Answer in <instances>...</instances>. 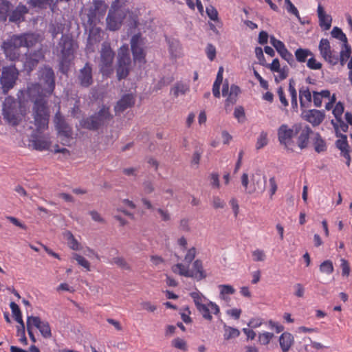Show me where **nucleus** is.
I'll return each mask as SVG.
<instances>
[{
  "label": "nucleus",
  "mask_w": 352,
  "mask_h": 352,
  "mask_svg": "<svg viewBox=\"0 0 352 352\" xmlns=\"http://www.w3.org/2000/svg\"><path fill=\"white\" fill-rule=\"evenodd\" d=\"M343 112L344 105L341 102H338L333 109V114L335 116L336 120H339L340 118H342Z\"/></svg>",
  "instance_id": "obj_51"
},
{
  "label": "nucleus",
  "mask_w": 352,
  "mask_h": 352,
  "mask_svg": "<svg viewBox=\"0 0 352 352\" xmlns=\"http://www.w3.org/2000/svg\"><path fill=\"white\" fill-rule=\"evenodd\" d=\"M84 25L86 30H89V36L87 38V43L89 45H94L95 44L100 41V29L96 28V25H87L86 22H84Z\"/></svg>",
  "instance_id": "obj_24"
},
{
  "label": "nucleus",
  "mask_w": 352,
  "mask_h": 352,
  "mask_svg": "<svg viewBox=\"0 0 352 352\" xmlns=\"http://www.w3.org/2000/svg\"><path fill=\"white\" fill-rule=\"evenodd\" d=\"M21 327H18L17 329V336H21V338L19 339V341L22 342L24 345L28 344V340L25 336V324H20Z\"/></svg>",
  "instance_id": "obj_54"
},
{
  "label": "nucleus",
  "mask_w": 352,
  "mask_h": 352,
  "mask_svg": "<svg viewBox=\"0 0 352 352\" xmlns=\"http://www.w3.org/2000/svg\"><path fill=\"white\" fill-rule=\"evenodd\" d=\"M124 0H115L112 2L106 19L107 27L111 31L119 30L126 16V10L123 8Z\"/></svg>",
  "instance_id": "obj_5"
},
{
  "label": "nucleus",
  "mask_w": 352,
  "mask_h": 352,
  "mask_svg": "<svg viewBox=\"0 0 352 352\" xmlns=\"http://www.w3.org/2000/svg\"><path fill=\"white\" fill-rule=\"evenodd\" d=\"M26 93L33 103L32 117L34 125L38 131H43L48 127L50 111L47 98L51 95H47L42 85L38 82L30 85Z\"/></svg>",
  "instance_id": "obj_1"
},
{
  "label": "nucleus",
  "mask_w": 352,
  "mask_h": 352,
  "mask_svg": "<svg viewBox=\"0 0 352 352\" xmlns=\"http://www.w3.org/2000/svg\"><path fill=\"white\" fill-rule=\"evenodd\" d=\"M41 85L47 95H52L55 89V74L52 67L45 66L39 71Z\"/></svg>",
  "instance_id": "obj_11"
},
{
  "label": "nucleus",
  "mask_w": 352,
  "mask_h": 352,
  "mask_svg": "<svg viewBox=\"0 0 352 352\" xmlns=\"http://www.w3.org/2000/svg\"><path fill=\"white\" fill-rule=\"evenodd\" d=\"M42 336L45 338H50L52 336L50 324L47 321H43L37 328Z\"/></svg>",
  "instance_id": "obj_41"
},
{
  "label": "nucleus",
  "mask_w": 352,
  "mask_h": 352,
  "mask_svg": "<svg viewBox=\"0 0 352 352\" xmlns=\"http://www.w3.org/2000/svg\"><path fill=\"white\" fill-rule=\"evenodd\" d=\"M114 55L109 44L107 42L103 43L100 51V71L103 75H107L111 72Z\"/></svg>",
  "instance_id": "obj_12"
},
{
  "label": "nucleus",
  "mask_w": 352,
  "mask_h": 352,
  "mask_svg": "<svg viewBox=\"0 0 352 352\" xmlns=\"http://www.w3.org/2000/svg\"><path fill=\"white\" fill-rule=\"evenodd\" d=\"M223 329L225 331L223 337L226 340L237 338L240 335V331L238 329L231 327L230 326L226 325V324H223Z\"/></svg>",
  "instance_id": "obj_35"
},
{
  "label": "nucleus",
  "mask_w": 352,
  "mask_h": 352,
  "mask_svg": "<svg viewBox=\"0 0 352 352\" xmlns=\"http://www.w3.org/2000/svg\"><path fill=\"white\" fill-rule=\"evenodd\" d=\"M319 25L323 30H329L331 26L332 17L327 14L321 4L318 6L317 9Z\"/></svg>",
  "instance_id": "obj_22"
},
{
  "label": "nucleus",
  "mask_w": 352,
  "mask_h": 352,
  "mask_svg": "<svg viewBox=\"0 0 352 352\" xmlns=\"http://www.w3.org/2000/svg\"><path fill=\"white\" fill-rule=\"evenodd\" d=\"M268 143L267 134L265 131H262L256 141V148L257 150L262 148Z\"/></svg>",
  "instance_id": "obj_48"
},
{
  "label": "nucleus",
  "mask_w": 352,
  "mask_h": 352,
  "mask_svg": "<svg viewBox=\"0 0 352 352\" xmlns=\"http://www.w3.org/2000/svg\"><path fill=\"white\" fill-rule=\"evenodd\" d=\"M273 337L274 333H272L265 332L260 333L258 335V341L261 344L266 345L270 343Z\"/></svg>",
  "instance_id": "obj_50"
},
{
  "label": "nucleus",
  "mask_w": 352,
  "mask_h": 352,
  "mask_svg": "<svg viewBox=\"0 0 352 352\" xmlns=\"http://www.w3.org/2000/svg\"><path fill=\"white\" fill-rule=\"evenodd\" d=\"M38 42V35L34 33H23L14 34L4 41L1 44V50L7 59L10 61L18 60L21 56L20 48H30Z\"/></svg>",
  "instance_id": "obj_2"
},
{
  "label": "nucleus",
  "mask_w": 352,
  "mask_h": 352,
  "mask_svg": "<svg viewBox=\"0 0 352 352\" xmlns=\"http://www.w3.org/2000/svg\"><path fill=\"white\" fill-rule=\"evenodd\" d=\"M307 65L311 69H320L322 68V64L317 62L314 57L308 59Z\"/></svg>",
  "instance_id": "obj_59"
},
{
  "label": "nucleus",
  "mask_w": 352,
  "mask_h": 352,
  "mask_svg": "<svg viewBox=\"0 0 352 352\" xmlns=\"http://www.w3.org/2000/svg\"><path fill=\"white\" fill-rule=\"evenodd\" d=\"M142 45V43L140 35H133L131 39V48L133 56V60L134 61L144 63L146 62V54Z\"/></svg>",
  "instance_id": "obj_15"
},
{
  "label": "nucleus",
  "mask_w": 352,
  "mask_h": 352,
  "mask_svg": "<svg viewBox=\"0 0 352 352\" xmlns=\"http://www.w3.org/2000/svg\"><path fill=\"white\" fill-rule=\"evenodd\" d=\"M28 8L26 6L22 3H19V5L10 12L9 21L12 23H20L25 20V15L28 13Z\"/></svg>",
  "instance_id": "obj_19"
},
{
  "label": "nucleus",
  "mask_w": 352,
  "mask_h": 352,
  "mask_svg": "<svg viewBox=\"0 0 352 352\" xmlns=\"http://www.w3.org/2000/svg\"><path fill=\"white\" fill-rule=\"evenodd\" d=\"M265 67L274 72L280 71V65L278 58H274L271 64H267Z\"/></svg>",
  "instance_id": "obj_61"
},
{
  "label": "nucleus",
  "mask_w": 352,
  "mask_h": 352,
  "mask_svg": "<svg viewBox=\"0 0 352 352\" xmlns=\"http://www.w3.org/2000/svg\"><path fill=\"white\" fill-rule=\"evenodd\" d=\"M32 144L34 148L38 151L48 150L51 142L46 138H39L35 135H32Z\"/></svg>",
  "instance_id": "obj_27"
},
{
  "label": "nucleus",
  "mask_w": 352,
  "mask_h": 352,
  "mask_svg": "<svg viewBox=\"0 0 352 352\" xmlns=\"http://www.w3.org/2000/svg\"><path fill=\"white\" fill-rule=\"evenodd\" d=\"M203 152L204 149L202 146L199 143L196 142L195 145V151L192 154V160L190 162L192 165L198 166L199 164L200 159Z\"/></svg>",
  "instance_id": "obj_34"
},
{
  "label": "nucleus",
  "mask_w": 352,
  "mask_h": 352,
  "mask_svg": "<svg viewBox=\"0 0 352 352\" xmlns=\"http://www.w3.org/2000/svg\"><path fill=\"white\" fill-rule=\"evenodd\" d=\"M135 103V98L131 94H124L117 102L115 106V111L116 112H123L128 108L133 106Z\"/></svg>",
  "instance_id": "obj_21"
},
{
  "label": "nucleus",
  "mask_w": 352,
  "mask_h": 352,
  "mask_svg": "<svg viewBox=\"0 0 352 352\" xmlns=\"http://www.w3.org/2000/svg\"><path fill=\"white\" fill-rule=\"evenodd\" d=\"M131 60L127 45H124L118 50L116 64V76L118 80L125 79L129 74Z\"/></svg>",
  "instance_id": "obj_6"
},
{
  "label": "nucleus",
  "mask_w": 352,
  "mask_h": 352,
  "mask_svg": "<svg viewBox=\"0 0 352 352\" xmlns=\"http://www.w3.org/2000/svg\"><path fill=\"white\" fill-rule=\"evenodd\" d=\"M255 54L259 61V64L263 66H265V58L263 54V49L261 47H256L255 48Z\"/></svg>",
  "instance_id": "obj_57"
},
{
  "label": "nucleus",
  "mask_w": 352,
  "mask_h": 352,
  "mask_svg": "<svg viewBox=\"0 0 352 352\" xmlns=\"http://www.w3.org/2000/svg\"><path fill=\"white\" fill-rule=\"evenodd\" d=\"M253 260L254 261H263L265 259V253L263 250L257 249L252 252Z\"/></svg>",
  "instance_id": "obj_56"
},
{
  "label": "nucleus",
  "mask_w": 352,
  "mask_h": 352,
  "mask_svg": "<svg viewBox=\"0 0 352 352\" xmlns=\"http://www.w3.org/2000/svg\"><path fill=\"white\" fill-rule=\"evenodd\" d=\"M3 119L6 120L9 124L16 126L19 124L17 116V109L16 107V102L14 99L8 98L3 103Z\"/></svg>",
  "instance_id": "obj_14"
},
{
  "label": "nucleus",
  "mask_w": 352,
  "mask_h": 352,
  "mask_svg": "<svg viewBox=\"0 0 352 352\" xmlns=\"http://www.w3.org/2000/svg\"><path fill=\"white\" fill-rule=\"evenodd\" d=\"M309 56H313L312 52L309 49L298 48L295 52L296 60L300 63H305Z\"/></svg>",
  "instance_id": "obj_36"
},
{
  "label": "nucleus",
  "mask_w": 352,
  "mask_h": 352,
  "mask_svg": "<svg viewBox=\"0 0 352 352\" xmlns=\"http://www.w3.org/2000/svg\"><path fill=\"white\" fill-rule=\"evenodd\" d=\"M54 124L55 127L60 136L66 137L67 138H72L73 133L72 127L66 122L64 117L58 113L55 115Z\"/></svg>",
  "instance_id": "obj_17"
},
{
  "label": "nucleus",
  "mask_w": 352,
  "mask_h": 352,
  "mask_svg": "<svg viewBox=\"0 0 352 352\" xmlns=\"http://www.w3.org/2000/svg\"><path fill=\"white\" fill-rule=\"evenodd\" d=\"M313 144L315 151L318 153L327 151V147L326 142L318 133H315V136L313 139Z\"/></svg>",
  "instance_id": "obj_29"
},
{
  "label": "nucleus",
  "mask_w": 352,
  "mask_h": 352,
  "mask_svg": "<svg viewBox=\"0 0 352 352\" xmlns=\"http://www.w3.org/2000/svg\"><path fill=\"white\" fill-rule=\"evenodd\" d=\"M12 3L8 0H0V18L6 20L10 12Z\"/></svg>",
  "instance_id": "obj_32"
},
{
  "label": "nucleus",
  "mask_w": 352,
  "mask_h": 352,
  "mask_svg": "<svg viewBox=\"0 0 352 352\" xmlns=\"http://www.w3.org/2000/svg\"><path fill=\"white\" fill-rule=\"evenodd\" d=\"M207 56L210 60H213L216 56V49L214 46L208 43L206 47Z\"/></svg>",
  "instance_id": "obj_62"
},
{
  "label": "nucleus",
  "mask_w": 352,
  "mask_h": 352,
  "mask_svg": "<svg viewBox=\"0 0 352 352\" xmlns=\"http://www.w3.org/2000/svg\"><path fill=\"white\" fill-rule=\"evenodd\" d=\"M113 116L109 107L103 105L92 115L82 119L80 124L82 128L89 131H96L107 127Z\"/></svg>",
  "instance_id": "obj_4"
},
{
  "label": "nucleus",
  "mask_w": 352,
  "mask_h": 352,
  "mask_svg": "<svg viewBox=\"0 0 352 352\" xmlns=\"http://www.w3.org/2000/svg\"><path fill=\"white\" fill-rule=\"evenodd\" d=\"M52 0H28V3L33 8H46Z\"/></svg>",
  "instance_id": "obj_45"
},
{
  "label": "nucleus",
  "mask_w": 352,
  "mask_h": 352,
  "mask_svg": "<svg viewBox=\"0 0 352 352\" xmlns=\"http://www.w3.org/2000/svg\"><path fill=\"white\" fill-rule=\"evenodd\" d=\"M65 239L67 241L68 246L73 250H78L80 249V244L75 239L74 236L69 230L63 232Z\"/></svg>",
  "instance_id": "obj_31"
},
{
  "label": "nucleus",
  "mask_w": 352,
  "mask_h": 352,
  "mask_svg": "<svg viewBox=\"0 0 352 352\" xmlns=\"http://www.w3.org/2000/svg\"><path fill=\"white\" fill-rule=\"evenodd\" d=\"M108 6L102 0H94L86 14L87 25H97L104 18Z\"/></svg>",
  "instance_id": "obj_9"
},
{
  "label": "nucleus",
  "mask_w": 352,
  "mask_h": 352,
  "mask_svg": "<svg viewBox=\"0 0 352 352\" xmlns=\"http://www.w3.org/2000/svg\"><path fill=\"white\" fill-rule=\"evenodd\" d=\"M64 29V25L61 23H51L49 26V32L51 34L52 38H54L58 34H62Z\"/></svg>",
  "instance_id": "obj_39"
},
{
  "label": "nucleus",
  "mask_w": 352,
  "mask_h": 352,
  "mask_svg": "<svg viewBox=\"0 0 352 352\" xmlns=\"http://www.w3.org/2000/svg\"><path fill=\"white\" fill-rule=\"evenodd\" d=\"M206 13L208 17L212 21L218 20V12L213 6L206 8Z\"/></svg>",
  "instance_id": "obj_58"
},
{
  "label": "nucleus",
  "mask_w": 352,
  "mask_h": 352,
  "mask_svg": "<svg viewBox=\"0 0 352 352\" xmlns=\"http://www.w3.org/2000/svg\"><path fill=\"white\" fill-rule=\"evenodd\" d=\"M351 54V46L348 44H343V48L340 52L339 60L342 65H344L348 59L350 58Z\"/></svg>",
  "instance_id": "obj_37"
},
{
  "label": "nucleus",
  "mask_w": 352,
  "mask_h": 352,
  "mask_svg": "<svg viewBox=\"0 0 352 352\" xmlns=\"http://www.w3.org/2000/svg\"><path fill=\"white\" fill-rule=\"evenodd\" d=\"M252 182L254 186L253 191L263 192L265 189L266 178L259 173H256L252 177Z\"/></svg>",
  "instance_id": "obj_28"
},
{
  "label": "nucleus",
  "mask_w": 352,
  "mask_h": 352,
  "mask_svg": "<svg viewBox=\"0 0 352 352\" xmlns=\"http://www.w3.org/2000/svg\"><path fill=\"white\" fill-rule=\"evenodd\" d=\"M319 50L321 56L324 59L329 63L330 64L335 65L338 61L339 58L338 56L333 54L331 50L329 41L327 38H322L319 44Z\"/></svg>",
  "instance_id": "obj_16"
},
{
  "label": "nucleus",
  "mask_w": 352,
  "mask_h": 352,
  "mask_svg": "<svg viewBox=\"0 0 352 352\" xmlns=\"http://www.w3.org/2000/svg\"><path fill=\"white\" fill-rule=\"evenodd\" d=\"M219 287L220 288L219 296L223 300L227 299L226 295H231L235 292L234 288L230 285H219Z\"/></svg>",
  "instance_id": "obj_42"
},
{
  "label": "nucleus",
  "mask_w": 352,
  "mask_h": 352,
  "mask_svg": "<svg viewBox=\"0 0 352 352\" xmlns=\"http://www.w3.org/2000/svg\"><path fill=\"white\" fill-rule=\"evenodd\" d=\"M190 296L193 299V301L197 308L203 305V303L201 302L202 297L199 292H191L190 294Z\"/></svg>",
  "instance_id": "obj_63"
},
{
  "label": "nucleus",
  "mask_w": 352,
  "mask_h": 352,
  "mask_svg": "<svg viewBox=\"0 0 352 352\" xmlns=\"http://www.w3.org/2000/svg\"><path fill=\"white\" fill-rule=\"evenodd\" d=\"M301 129V124H295L292 128L283 124L278 129V138L280 144L283 145L287 150L293 151L294 142V137L298 135Z\"/></svg>",
  "instance_id": "obj_7"
},
{
  "label": "nucleus",
  "mask_w": 352,
  "mask_h": 352,
  "mask_svg": "<svg viewBox=\"0 0 352 352\" xmlns=\"http://www.w3.org/2000/svg\"><path fill=\"white\" fill-rule=\"evenodd\" d=\"M10 307L15 320L20 324H24L22 319V314L18 305L16 304L14 302H11L10 304Z\"/></svg>",
  "instance_id": "obj_40"
},
{
  "label": "nucleus",
  "mask_w": 352,
  "mask_h": 352,
  "mask_svg": "<svg viewBox=\"0 0 352 352\" xmlns=\"http://www.w3.org/2000/svg\"><path fill=\"white\" fill-rule=\"evenodd\" d=\"M340 262L342 275L343 276H349L350 274V266L349 262L345 258H341Z\"/></svg>",
  "instance_id": "obj_53"
},
{
  "label": "nucleus",
  "mask_w": 352,
  "mask_h": 352,
  "mask_svg": "<svg viewBox=\"0 0 352 352\" xmlns=\"http://www.w3.org/2000/svg\"><path fill=\"white\" fill-rule=\"evenodd\" d=\"M19 75V72L15 65L3 67L0 76V84L3 94H7L14 87Z\"/></svg>",
  "instance_id": "obj_8"
},
{
  "label": "nucleus",
  "mask_w": 352,
  "mask_h": 352,
  "mask_svg": "<svg viewBox=\"0 0 352 352\" xmlns=\"http://www.w3.org/2000/svg\"><path fill=\"white\" fill-rule=\"evenodd\" d=\"M42 322L38 316H28L27 318V328L32 327V325L38 328Z\"/></svg>",
  "instance_id": "obj_52"
},
{
  "label": "nucleus",
  "mask_w": 352,
  "mask_h": 352,
  "mask_svg": "<svg viewBox=\"0 0 352 352\" xmlns=\"http://www.w3.org/2000/svg\"><path fill=\"white\" fill-rule=\"evenodd\" d=\"M76 83L82 88H89L94 84L93 65L87 62L76 73Z\"/></svg>",
  "instance_id": "obj_10"
},
{
  "label": "nucleus",
  "mask_w": 352,
  "mask_h": 352,
  "mask_svg": "<svg viewBox=\"0 0 352 352\" xmlns=\"http://www.w3.org/2000/svg\"><path fill=\"white\" fill-rule=\"evenodd\" d=\"M312 133L313 131L308 125H306L305 127H302L301 125V129L297 138V144L300 149H304L307 147L309 135Z\"/></svg>",
  "instance_id": "obj_23"
},
{
  "label": "nucleus",
  "mask_w": 352,
  "mask_h": 352,
  "mask_svg": "<svg viewBox=\"0 0 352 352\" xmlns=\"http://www.w3.org/2000/svg\"><path fill=\"white\" fill-rule=\"evenodd\" d=\"M189 90V87L186 84L183 82H177L171 89L175 97H178L179 94H185Z\"/></svg>",
  "instance_id": "obj_38"
},
{
  "label": "nucleus",
  "mask_w": 352,
  "mask_h": 352,
  "mask_svg": "<svg viewBox=\"0 0 352 352\" xmlns=\"http://www.w3.org/2000/svg\"><path fill=\"white\" fill-rule=\"evenodd\" d=\"M331 34L333 38H336L341 41L342 42H343V44L348 43L347 38L340 28H339L338 27H334L333 28Z\"/></svg>",
  "instance_id": "obj_43"
},
{
  "label": "nucleus",
  "mask_w": 352,
  "mask_h": 352,
  "mask_svg": "<svg viewBox=\"0 0 352 352\" xmlns=\"http://www.w3.org/2000/svg\"><path fill=\"white\" fill-rule=\"evenodd\" d=\"M197 309L205 320L212 321V316L210 312V307H208V305H206L203 304L202 305L198 307Z\"/></svg>",
  "instance_id": "obj_47"
},
{
  "label": "nucleus",
  "mask_w": 352,
  "mask_h": 352,
  "mask_svg": "<svg viewBox=\"0 0 352 352\" xmlns=\"http://www.w3.org/2000/svg\"><path fill=\"white\" fill-rule=\"evenodd\" d=\"M336 136L340 139L336 141V147L340 150L341 152L349 149V144L347 141V137L346 135L337 132Z\"/></svg>",
  "instance_id": "obj_33"
},
{
  "label": "nucleus",
  "mask_w": 352,
  "mask_h": 352,
  "mask_svg": "<svg viewBox=\"0 0 352 352\" xmlns=\"http://www.w3.org/2000/svg\"><path fill=\"white\" fill-rule=\"evenodd\" d=\"M299 99L300 104L302 108H305L307 106L305 104L306 100L309 104L311 102V94L309 91V87H302L299 89Z\"/></svg>",
  "instance_id": "obj_30"
},
{
  "label": "nucleus",
  "mask_w": 352,
  "mask_h": 352,
  "mask_svg": "<svg viewBox=\"0 0 352 352\" xmlns=\"http://www.w3.org/2000/svg\"><path fill=\"white\" fill-rule=\"evenodd\" d=\"M334 270L333 265L331 261L326 260L320 265V271L322 273L331 274Z\"/></svg>",
  "instance_id": "obj_44"
},
{
  "label": "nucleus",
  "mask_w": 352,
  "mask_h": 352,
  "mask_svg": "<svg viewBox=\"0 0 352 352\" xmlns=\"http://www.w3.org/2000/svg\"><path fill=\"white\" fill-rule=\"evenodd\" d=\"M285 4L287 5V10L288 12L293 14L299 18V12L297 8L292 3L290 0H285Z\"/></svg>",
  "instance_id": "obj_60"
},
{
  "label": "nucleus",
  "mask_w": 352,
  "mask_h": 352,
  "mask_svg": "<svg viewBox=\"0 0 352 352\" xmlns=\"http://www.w3.org/2000/svg\"><path fill=\"white\" fill-rule=\"evenodd\" d=\"M186 273L187 274H184L185 277L193 278L197 280H201L207 276L206 272L204 270L202 261L199 259H197L193 263L192 270Z\"/></svg>",
  "instance_id": "obj_20"
},
{
  "label": "nucleus",
  "mask_w": 352,
  "mask_h": 352,
  "mask_svg": "<svg viewBox=\"0 0 352 352\" xmlns=\"http://www.w3.org/2000/svg\"><path fill=\"white\" fill-rule=\"evenodd\" d=\"M73 258L77 261L78 265L85 268L87 271H90V263L83 256L74 253Z\"/></svg>",
  "instance_id": "obj_49"
},
{
  "label": "nucleus",
  "mask_w": 352,
  "mask_h": 352,
  "mask_svg": "<svg viewBox=\"0 0 352 352\" xmlns=\"http://www.w3.org/2000/svg\"><path fill=\"white\" fill-rule=\"evenodd\" d=\"M77 47L78 44L72 35H62L55 49L59 58L58 70L61 74L67 75Z\"/></svg>",
  "instance_id": "obj_3"
},
{
  "label": "nucleus",
  "mask_w": 352,
  "mask_h": 352,
  "mask_svg": "<svg viewBox=\"0 0 352 352\" xmlns=\"http://www.w3.org/2000/svg\"><path fill=\"white\" fill-rule=\"evenodd\" d=\"M275 49L281 58L285 60L291 67H296V63L293 55L286 48L283 42H281V43H280V45H278Z\"/></svg>",
  "instance_id": "obj_26"
},
{
  "label": "nucleus",
  "mask_w": 352,
  "mask_h": 352,
  "mask_svg": "<svg viewBox=\"0 0 352 352\" xmlns=\"http://www.w3.org/2000/svg\"><path fill=\"white\" fill-rule=\"evenodd\" d=\"M324 117V112L317 109H311L302 112V118L314 126L320 124Z\"/></svg>",
  "instance_id": "obj_18"
},
{
  "label": "nucleus",
  "mask_w": 352,
  "mask_h": 352,
  "mask_svg": "<svg viewBox=\"0 0 352 352\" xmlns=\"http://www.w3.org/2000/svg\"><path fill=\"white\" fill-rule=\"evenodd\" d=\"M279 344L283 352H288L294 343L293 335L289 332H283L279 337Z\"/></svg>",
  "instance_id": "obj_25"
},
{
  "label": "nucleus",
  "mask_w": 352,
  "mask_h": 352,
  "mask_svg": "<svg viewBox=\"0 0 352 352\" xmlns=\"http://www.w3.org/2000/svg\"><path fill=\"white\" fill-rule=\"evenodd\" d=\"M45 51L42 46L34 51H30L25 54V61L24 63L25 69L28 73L32 72L38 63L45 58Z\"/></svg>",
  "instance_id": "obj_13"
},
{
  "label": "nucleus",
  "mask_w": 352,
  "mask_h": 352,
  "mask_svg": "<svg viewBox=\"0 0 352 352\" xmlns=\"http://www.w3.org/2000/svg\"><path fill=\"white\" fill-rule=\"evenodd\" d=\"M113 262L122 269H130L129 265L123 257H115L113 258Z\"/></svg>",
  "instance_id": "obj_55"
},
{
  "label": "nucleus",
  "mask_w": 352,
  "mask_h": 352,
  "mask_svg": "<svg viewBox=\"0 0 352 352\" xmlns=\"http://www.w3.org/2000/svg\"><path fill=\"white\" fill-rule=\"evenodd\" d=\"M196 254V249L195 248H192L189 249L187 252V254L185 256L184 260L188 264L190 263L195 257Z\"/></svg>",
  "instance_id": "obj_64"
},
{
  "label": "nucleus",
  "mask_w": 352,
  "mask_h": 352,
  "mask_svg": "<svg viewBox=\"0 0 352 352\" xmlns=\"http://www.w3.org/2000/svg\"><path fill=\"white\" fill-rule=\"evenodd\" d=\"M171 345L172 346L183 351H187L188 350L186 342L180 338L173 339L171 342Z\"/></svg>",
  "instance_id": "obj_46"
}]
</instances>
